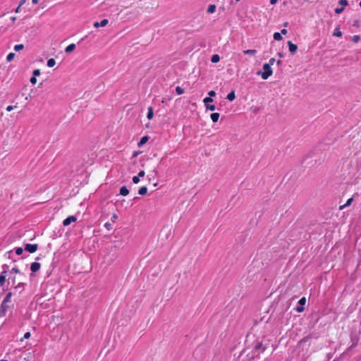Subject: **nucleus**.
I'll return each mask as SVG.
<instances>
[{"label": "nucleus", "mask_w": 361, "mask_h": 361, "mask_svg": "<svg viewBox=\"0 0 361 361\" xmlns=\"http://www.w3.org/2000/svg\"><path fill=\"white\" fill-rule=\"evenodd\" d=\"M263 70H264L263 72L259 71L257 73V74L260 75L262 79L267 80L273 73V71H272V69H271V68L270 66V64L264 63L263 65Z\"/></svg>", "instance_id": "f257e3e1"}, {"label": "nucleus", "mask_w": 361, "mask_h": 361, "mask_svg": "<svg viewBox=\"0 0 361 361\" xmlns=\"http://www.w3.org/2000/svg\"><path fill=\"white\" fill-rule=\"evenodd\" d=\"M266 350V347L263 346L262 341H256L253 346V351L255 353H257V355H259L261 353H264Z\"/></svg>", "instance_id": "f03ea898"}, {"label": "nucleus", "mask_w": 361, "mask_h": 361, "mask_svg": "<svg viewBox=\"0 0 361 361\" xmlns=\"http://www.w3.org/2000/svg\"><path fill=\"white\" fill-rule=\"evenodd\" d=\"M11 305L8 303L1 302L0 305V317H4L6 315L8 310L11 309Z\"/></svg>", "instance_id": "7ed1b4c3"}, {"label": "nucleus", "mask_w": 361, "mask_h": 361, "mask_svg": "<svg viewBox=\"0 0 361 361\" xmlns=\"http://www.w3.org/2000/svg\"><path fill=\"white\" fill-rule=\"evenodd\" d=\"M212 102L213 99L211 97H205L203 99V102L204 103L207 109L210 111H214L216 109V106L211 104V102Z\"/></svg>", "instance_id": "20e7f679"}, {"label": "nucleus", "mask_w": 361, "mask_h": 361, "mask_svg": "<svg viewBox=\"0 0 361 361\" xmlns=\"http://www.w3.org/2000/svg\"><path fill=\"white\" fill-rule=\"evenodd\" d=\"M38 248L37 244H26L25 246V250L30 253H34Z\"/></svg>", "instance_id": "39448f33"}, {"label": "nucleus", "mask_w": 361, "mask_h": 361, "mask_svg": "<svg viewBox=\"0 0 361 361\" xmlns=\"http://www.w3.org/2000/svg\"><path fill=\"white\" fill-rule=\"evenodd\" d=\"M76 221L77 218L75 216H69L63 220V225L64 226H67L70 225L72 222H75Z\"/></svg>", "instance_id": "423d86ee"}, {"label": "nucleus", "mask_w": 361, "mask_h": 361, "mask_svg": "<svg viewBox=\"0 0 361 361\" xmlns=\"http://www.w3.org/2000/svg\"><path fill=\"white\" fill-rule=\"evenodd\" d=\"M40 267H41L40 263L35 262L31 264L30 270L32 273H35L39 270Z\"/></svg>", "instance_id": "0eeeda50"}, {"label": "nucleus", "mask_w": 361, "mask_h": 361, "mask_svg": "<svg viewBox=\"0 0 361 361\" xmlns=\"http://www.w3.org/2000/svg\"><path fill=\"white\" fill-rule=\"evenodd\" d=\"M109 23V20L107 19H103L101 22H94L93 24V26L94 27H104Z\"/></svg>", "instance_id": "6e6552de"}, {"label": "nucleus", "mask_w": 361, "mask_h": 361, "mask_svg": "<svg viewBox=\"0 0 361 361\" xmlns=\"http://www.w3.org/2000/svg\"><path fill=\"white\" fill-rule=\"evenodd\" d=\"M288 47H289L290 52L292 54H294L296 52L297 49H298V46L296 44L292 43V42H290V41L288 42Z\"/></svg>", "instance_id": "1a4fd4ad"}, {"label": "nucleus", "mask_w": 361, "mask_h": 361, "mask_svg": "<svg viewBox=\"0 0 361 361\" xmlns=\"http://www.w3.org/2000/svg\"><path fill=\"white\" fill-rule=\"evenodd\" d=\"M6 271H4L0 274V286H3L6 282Z\"/></svg>", "instance_id": "9d476101"}, {"label": "nucleus", "mask_w": 361, "mask_h": 361, "mask_svg": "<svg viewBox=\"0 0 361 361\" xmlns=\"http://www.w3.org/2000/svg\"><path fill=\"white\" fill-rule=\"evenodd\" d=\"M353 201V197H350V198H349V199L347 200V202H345V204H343V205H341V206L339 207V210H343V209H345L346 207L350 206V205L352 204Z\"/></svg>", "instance_id": "9b49d317"}, {"label": "nucleus", "mask_w": 361, "mask_h": 361, "mask_svg": "<svg viewBox=\"0 0 361 361\" xmlns=\"http://www.w3.org/2000/svg\"><path fill=\"white\" fill-rule=\"evenodd\" d=\"M12 295H13V293L11 292L7 293V294H6V297L4 298V299L3 300L2 302L9 304L11 301Z\"/></svg>", "instance_id": "f8f14e48"}, {"label": "nucleus", "mask_w": 361, "mask_h": 361, "mask_svg": "<svg viewBox=\"0 0 361 361\" xmlns=\"http://www.w3.org/2000/svg\"><path fill=\"white\" fill-rule=\"evenodd\" d=\"M129 194V190L126 186H123L120 189V195L127 196Z\"/></svg>", "instance_id": "ddd939ff"}, {"label": "nucleus", "mask_w": 361, "mask_h": 361, "mask_svg": "<svg viewBox=\"0 0 361 361\" xmlns=\"http://www.w3.org/2000/svg\"><path fill=\"white\" fill-rule=\"evenodd\" d=\"M219 116L220 115L219 113H212L210 116L211 119L214 123H216L219 121Z\"/></svg>", "instance_id": "4468645a"}, {"label": "nucleus", "mask_w": 361, "mask_h": 361, "mask_svg": "<svg viewBox=\"0 0 361 361\" xmlns=\"http://www.w3.org/2000/svg\"><path fill=\"white\" fill-rule=\"evenodd\" d=\"M75 49V44H71L66 48L65 49L66 53H70L73 51Z\"/></svg>", "instance_id": "2eb2a0df"}, {"label": "nucleus", "mask_w": 361, "mask_h": 361, "mask_svg": "<svg viewBox=\"0 0 361 361\" xmlns=\"http://www.w3.org/2000/svg\"><path fill=\"white\" fill-rule=\"evenodd\" d=\"M226 99L229 101H233L235 99V92L233 90L230 93L228 94Z\"/></svg>", "instance_id": "dca6fc26"}, {"label": "nucleus", "mask_w": 361, "mask_h": 361, "mask_svg": "<svg viewBox=\"0 0 361 361\" xmlns=\"http://www.w3.org/2000/svg\"><path fill=\"white\" fill-rule=\"evenodd\" d=\"M257 53L256 49H247L243 51V54L246 55L253 56Z\"/></svg>", "instance_id": "f3484780"}, {"label": "nucleus", "mask_w": 361, "mask_h": 361, "mask_svg": "<svg viewBox=\"0 0 361 361\" xmlns=\"http://www.w3.org/2000/svg\"><path fill=\"white\" fill-rule=\"evenodd\" d=\"M153 116H154L153 108L152 106H149L148 108V112H147V118L149 120H151L153 118Z\"/></svg>", "instance_id": "a211bd4d"}, {"label": "nucleus", "mask_w": 361, "mask_h": 361, "mask_svg": "<svg viewBox=\"0 0 361 361\" xmlns=\"http://www.w3.org/2000/svg\"><path fill=\"white\" fill-rule=\"evenodd\" d=\"M138 193L140 195H146L147 193V188L146 186H142V187L140 188V189L138 190Z\"/></svg>", "instance_id": "6ab92c4d"}, {"label": "nucleus", "mask_w": 361, "mask_h": 361, "mask_svg": "<svg viewBox=\"0 0 361 361\" xmlns=\"http://www.w3.org/2000/svg\"><path fill=\"white\" fill-rule=\"evenodd\" d=\"M149 140V137L148 136H144L142 137L140 142H138V146L139 147H141L142 145H143L144 144H145Z\"/></svg>", "instance_id": "aec40b11"}, {"label": "nucleus", "mask_w": 361, "mask_h": 361, "mask_svg": "<svg viewBox=\"0 0 361 361\" xmlns=\"http://www.w3.org/2000/svg\"><path fill=\"white\" fill-rule=\"evenodd\" d=\"M207 13H213L216 11V6L214 4H211L207 8Z\"/></svg>", "instance_id": "412c9836"}, {"label": "nucleus", "mask_w": 361, "mask_h": 361, "mask_svg": "<svg viewBox=\"0 0 361 361\" xmlns=\"http://www.w3.org/2000/svg\"><path fill=\"white\" fill-rule=\"evenodd\" d=\"M219 60H220V57L218 54L212 55V59H211V61L212 63H217L219 61Z\"/></svg>", "instance_id": "4be33fe9"}, {"label": "nucleus", "mask_w": 361, "mask_h": 361, "mask_svg": "<svg viewBox=\"0 0 361 361\" xmlns=\"http://www.w3.org/2000/svg\"><path fill=\"white\" fill-rule=\"evenodd\" d=\"M56 64V61L54 59H49L48 61H47V66L50 68L51 67H54Z\"/></svg>", "instance_id": "5701e85b"}, {"label": "nucleus", "mask_w": 361, "mask_h": 361, "mask_svg": "<svg viewBox=\"0 0 361 361\" xmlns=\"http://www.w3.org/2000/svg\"><path fill=\"white\" fill-rule=\"evenodd\" d=\"M24 49V45L23 44H16L14 46V50L16 51H21Z\"/></svg>", "instance_id": "b1692460"}, {"label": "nucleus", "mask_w": 361, "mask_h": 361, "mask_svg": "<svg viewBox=\"0 0 361 361\" xmlns=\"http://www.w3.org/2000/svg\"><path fill=\"white\" fill-rule=\"evenodd\" d=\"M24 283H18V284L14 286L15 289H20V291L24 290Z\"/></svg>", "instance_id": "393cba45"}, {"label": "nucleus", "mask_w": 361, "mask_h": 361, "mask_svg": "<svg viewBox=\"0 0 361 361\" xmlns=\"http://www.w3.org/2000/svg\"><path fill=\"white\" fill-rule=\"evenodd\" d=\"M273 37L274 39L277 41H280L282 39L281 34L279 32H275Z\"/></svg>", "instance_id": "a878e982"}, {"label": "nucleus", "mask_w": 361, "mask_h": 361, "mask_svg": "<svg viewBox=\"0 0 361 361\" xmlns=\"http://www.w3.org/2000/svg\"><path fill=\"white\" fill-rule=\"evenodd\" d=\"M14 57H15L14 53H13V52L9 53L6 56V60H7V61L10 62V61H13Z\"/></svg>", "instance_id": "bb28decb"}, {"label": "nucleus", "mask_w": 361, "mask_h": 361, "mask_svg": "<svg viewBox=\"0 0 361 361\" xmlns=\"http://www.w3.org/2000/svg\"><path fill=\"white\" fill-rule=\"evenodd\" d=\"M334 36L336 37H341L342 36V32L340 30L339 27H337L335 30V32L333 33Z\"/></svg>", "instance_id": "cd10ccee"}, {"label": "nucleus", "mask_w": 361, "mask_h": 361, "mask_svg": "<svg viewBox=\"0 0 361 361\" xmlns=\"http://www.w3.org/2000/svg\"><path fill=\"white\" fill-rule=\"evenodd\" d=\"M11 274H21V271H20V269L15 267H13L12 269L11 270Z\"/></svg>", "instance_id": "c85d7f7f"}, {"label": "nucleus", "mask_w": 361, "mask_h": 361, "mask_svg": "<svg viewBox=\"0 0 361 361\" xmlns=\"http://www.w3.org/2000/svg\"><path fill=\"white\" fill-rule=\"evenodd\" d=\"M176 92L178 94H182L184 93L183 89H182L180 86H177L176 87Z\"/></svg>", "instance_id": "c756f323"}, {"label": "nucleus", "mask_w": 361, "mask_h": 361, "mask_svg": "<svg viewBox=\"0 0 361 361\" xmlns=\"http://www.w3.org/2000/svg\"><path fill=\"white\" fill-rule=\"evenodd\" d=\"M104 227L106 228V230L108 231H111L113 229V226L111 223L109 222H106L105 224H104Z\"/></svg>", "instance_id": "7c9ffc66"}, {"label": "nucleus", "mask_w": 361, "mask_h": 361, "mask_svg": "<svg viewBox=\"0 0 361 361\" xmlns=\"http://www.w3.org/2000/svg\"><path fill=\"white\" fill-rule=\"evenodd\" d=\"M360 39V35H354L353 37H352V41L354 42V43H357Z\"/></svg>", "instance_id": "2f4dec72"}, {"label": "nucleus", "mask_w": 361, "mask_h": 361, "mask_svg": "<svg viewBox=\"0 0 361 361\" xmlns=\"http://www.w3.org/2000/svg\"><path fill=\"white\" fill-rule=\"evenodd\" d=\"M40 74H41V71L39 69H35L32 72V75H33L32 76H34V77L39 76V75H40Z\"/></svg>", "instance_id": "473e14b6"}, {"label": "nucleus", "mask_w": 361, "mask_h": 361, "mask_svg": "<svg viewBox=\"0 0 361 361\" xmlns=\"http://www.w3.org/2000/svg\"><path fill=\"white\" fill-rule=\"evenodd\" d=\"M298 303H299V305H300L301 306L305 305V303H306V298H305V297H302V298H301L299 300Z\"/></svg>", "instance_id": "72a5a7b5"}, {"label": "nucleus", "mask_w": 361, "mask_h": 361, "mask_svg": "<svg viewBox=\"0 0 361 361\" xmlns=\"http://www.w3.org/2000/svg\"><path fill=\"white\" fill-rule=\"evenodd\" d=\"M23 248H22V247H17V248L16 249V255H22V254H23Z\"/></svg>", "instance_id": "f704fd0d"}, {"label": "nucleus", "mask_w": 361, "mask_h": 361, "mask_svg": "<svg viewBox=\"0 0 361 361\" xmlns=\"http://www.w3.org/2000/svg\"><path fill=\"white\" fill-rule=\"evenodd\" d=\"M133 182L135 184H137L140 182V177L138 176H133Z\"/></svg>", "instance_id": "c9c22d12"}, {"label": "nucleus", "mask_w": 361, "mask_h": 361, "mask_svg": "<svg viewBox=\"0 0 361 361\" xmlns=\"http://www.w3.org/2000/svg\"><path fill=\"white\" fill-rule=\"evenodd\" d=\"M118 215H117L116 214H114L112 215V216H111V221H112L113 223H114V222L118 219Z\"/></svg>", "instance_id": "e433bc0d"}, {"label": "nucleus", "mask_w": 361, "mask_h": 361, "mask_svg": "<svg viewBox=\"0 0 361 361\" xmlns=\"http://www.w3.org/2000/svg\"><path fill=\"white\" fill-rule=\"evenodd\" d=\"M30 82L32 84V85H35L37 83V78L36 77H31L30 80Z\"/></svg>", "instance_id": "4c0bfd02"}, {"label": "nucleus", "mask_w": 361, "mask_h": 361, "mask_svg": "<svg viewBox=\"0 0 361 361\" xmlns=\"http://www.w3.org/2000/svg\"><path fill=\"white\" fill-rule=\"evenodd\" d=\"M339 4L342 6H347L348 5V1L347 0H340Z\"/></svg>", "instance_id": "58836bf2"}, {"label": "nucleus", "mask_w": 361, "mask_h": 361, "mask_svg": "<svg viewBox=\"0 0 361 361\" xmlns=\"http://www.w3.org/2000/svg\"><path fill=\"white\" fill-rule=\"evenodd\" d=\"M343 8H336L335 9V13L339 14V13H341L343 12Z\"/></svg>", "instance_id": "ea45409f"}, {"label": "nucleus", "mask_w": 361, "mask_h": 361, "mask_svg": "<svg viewBox=\"0 0 361 361\" xmlns=\"http://www.w3.org/2000/svg\"><path fill=\"white\" fill-rule=\"evenodd\" d=\"M296 311H297L298 312H302L304 311V307H303V306H301V305H300V306H299V307H296Z\"/></svg>", "instance_id": "a19ab883"}, {"label": "nucleus", "mask_w": 361, "mask_h": 361, "mask_svg": "<svg viewBox=\"0 0 361 361\" xmlns=\"http://www.w3.org/2000/svg\"><path fill=\"white\" fill-rule=\"evenodd\" d=\"M275 61H276L275 59L271 58L269 59V63H267V64H270V66H271L272 65H274Z\"/></svg>", "instance_id": "79ce46f5"}, {"label": "nucleus", "mask_w": 361, "mask_h": 361, "mask_svg": "<svg viewBox=\"0 0 361 361\" xmlns=\"http://www.w3.org/2000/svg\"><path fill=\"white\" fill-rule=\"evenodd\" d=\"M208 94L209 95V97H214L216 95V92L214 90H211L208 92Z\"/></svg>", "instance_id": "37998d69"}, {"label": "nucleus", "mask_w": 361, "mask_h": 361, "mask_svg": "<svg viewBox=\"0 0 361 361\" xmlns=\"http://www.w3.org/2000/svg\"><path fill=\"white\" fill-rule=\"evenodd\" d=\"M31 334L30 332H26L25 334H24V336H23V338L25 339H28L30 338Z\"/></svg>", "instance_id": "c03bdc74"}, {"label": "nucleus", "mask_w": 361, "mask_h": 361, "mask_svg": "<svg viewBox=\"0 0 361 361\" xmlns=\"http://www.w3.org/2000/svg\"><path fill=\"white\" fill-rule=\"evenodd\" d=\"M15 107H16V106H8L6 107V111H11Z\"/></svg>", "instance_id": "a18cd8bd"}, {"label": "nucleus", "mask_w": 361, "mask_h": 361, "mask_svg": "<svg viewBox=\"0 0 361 361\" xmlns=\"http://www.w3.org/2000/svg\"><path fill=\"white\" fill-rule=\"evenodd\" d=\"M145 175V172L144 171H140L139 173H138V176L139 177H144Z\"/></svg>", "instance_id": "49530a36"}, {"label": "nucleus", "mask_w": 361, "mask_h": 361, "mask_svg": "<svg viewBox=\"0 0 361 361\" xmlns=\"http://www.w3.org/2000/svg\"><path fill=\"white\" fill-rule=\"evenodd\" d=\"M308 339H309V337H307H307H304V338H302L300 341V343H303V342H306V341H308Z\"/></svg>", "instance_id": "de8ad7c7"}, {"label": "nucleus", "mask_w": 361, "mask_h": 361, "mask_svg": "<svg viewBox=\"0 0 361 361\" xmlns=\"http://www.w3.org/2000/svg\"><path fill=\"white\" fill-rule=\"evenodd\" d=\"M11 279L12 284L13 286H15L16 285V277L14 276V277L11 278Z\"/></svg>", "instance_id": "09e8293b"}, {"label": "nucleus", "mask_w": 361, "mask_h": 361, "mask_svg": "<svg viewBox=\"0 0 361 361\" xmlns=\"http://www.w3.org/2000/svg\"><path fill=\"white\" fill-rule=\"evenodd\" d=\"M278 0H270V4H275L276 2H277Z\"/></svg>", "instance_id": "8fccbe9b"}, {"label": "nucleus", "mask_w": 361, "mask_h": 361, "mask_svg": "<svg viewBox=\"0 0 361 361\" xmlns=\"http://www.w3.org/2000/svg\"><path fill=\"white\" fill-rule=\"evenodd\" d=\"M286 33H287V30H286V29H283V30H281V34L286 35Z\"/></svg>", "instance_id": "3c124183"}, {"label": "nucleus", "mask_w": 361, "mask_h": 361, "mask_svg": "<svg viewBox=\"0 0 361 361\" xmlns=\"http://www.w3.org/2000/svg\"><path fill=\"white\" fill-rule=\"evenodd\" d=\"M25 0H21L20 2L19 6H23L25 4Z\"/></svg>", "instance_id": "603ef678"}, {"label": "nucleus", "mask_w": 361, "mask_h": 361, "mask_svg": "<svg viewBox=\"0 0 361 361\" xmlns=\"http://www.w3.org/2000/svg\"><path fill=\"white\" fill-rule=\"evenodd\" d=\"M33 4H37L39 1L38 0H32Z\"/></svg>", "instance_id": "864d4df0"}, {"label": "nucleus", "mask_w": 361, "mask_h": 361, "mask_svg": "<svg viewBox=\"0 0 361 361\" xmlns=\"http://www.w3.org/2000/svg\"><path fill=\"white\" fill-rule=\"evenodd\" d=\"M20 6H18L16 8V11H16V13H18V12H20Z\"/></svg>", "instance_id": "5fc2aeb1"}, {"label": "nucleus", "mask_w": 361, "mask_h": 361, "mask_svg": "<svg viewBox=\"0 0 361 361\" xmlns=\"http://www.w3.org/2000/svg\"><path fill=\"white\" fill-rule=\"evenodd\" d=\"M11 20L12 21H15L16 20V16H13V17L11 18Z\"/></svg>", "instance_id": "6e6d98bb"}, {"label": "nucleus", "mask_w": 361, "mask_h": 361, "mask_svg": "<svg viewBox=\"0 0 361 361\" xmlns=\"http://www.w3.org/2000/svg\"><path fill=\"white\" fill-rule=\"evenodd\" d=\"M281 63H282V62H281V61H280V60H278V61H276L277 65H281Z\"/></svg>", "instance_id": "4d7b16f0"}, {"label": "nucleus", "mask_w": 361, "mask_h": 361, "mask_svg": "<svg viewBox=\"0 0 361 361\" xmlns=\"http://www.w3.org/2000/svg\"><path fill=\"white\" fill-rule=\"evenodd\" d=\"M279 56L281 58V57H283V54H281V53H279Z\"/></svg>", "instance_id": "13d9d810"}, {"label": "nucleus", "mask_w": 361, "mask_h": 361, "mask_svg": "<svg viewBox=\"0 0 361 361\" xmlns=\"http://www.w3.org/2000/svg\"><path fill=\"white\" fill-rule=\"evenodd\" d=\"M0 361H7L6 360H1Z\"/></svg>", "instance_id": "bf43d9fd"}, {"label": "nucleus", "mask_w": 361, "mask_h": 361, "mask_svg": "<svg viewBox=\"0 0 361 361\" xmlns=\"http://www.w3.org/2000/svg\"><path fill=\"white\" fill-rule=\"evenodd\" d=\"M360 8H361V1L360 2Z\"/></svg>", "instance_id": "052dcab7"}, {"label": "nucleus", "mask_w": 361, "mask_h": 361, "mask_svg": "<svg viewBox=\"0 0 361 361\" xmlns=\"http://www.w3.org/2000/svg\"><path fill=\"white\" fill-rule=\"evenodd\" d=\"M236 1H240V0H235Z\"/></svg>", "instance_id": "680f3d73"}]
</instances>
